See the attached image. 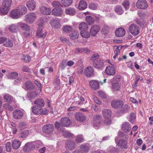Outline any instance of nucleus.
<instances>
[{"mask_svg":"<svg viewBox=\"0 0 153 153\" xmlns=\"http://www.w3.org/2000/svg\"><path fill=\"white\" fill-rule=\"evenodd\" d=\"M90 60L92 63L93 66L95 68L100 69L103 68L104 66L103 60L100 58L97 53H95L91 57Z\"/></svg>","mask_w":153,"mask_h":153,"instance_id":"nucleus-1","label":"nucleus"},{"mask_svg":"<svg viewBox=\"0 0 153 153\" xmlns=\"http://www.w3.org/2000/svg\"><path fill=\"white\" fill-rule=\"evenodd\" d=\"M36 16V14L34 13H27L25 16V21L28 24H32L35 21Z\"/></svg>","mask_w":153,"mask_h":153,"instance_id":"nucleus-2","label":"nucleus"},{"mask_svg":"<svg viewBox=\"0 0 153 153\" xmlns=\"http://www.w3.org/2000/svg\"><path fill=\"white\" fill-rule=\"evenodd\" d=\"M54 128V126L53 124H48L43 126L42 131L44 133L50 134L53 132Z\"/></svg>","mask_w":153,"mask_h":153,"instance_id":"nucleus-3","label":"nucleus"},{"mask_svg":"<svg viewBox=\"0 0 153 153\" xmlns=\"http://www.w3.org/2000/svg\"><path fill=\"white\" fill-rule=\"evenodd\" d=\"M129 31L133 36L137 35L140 33V29L139 27L136 25L131 24L130 26Z\"/></svg>","mask_w":153,"mask_h":153,"instance_id":"nucleus-4","label":"nucleus"},{"mask_svg":"<svg viewBox=\"0 0 153 153\" xmlns=\"http://www.w3.org/2000/svg\"><path fill=\"white\" fill-rule=\"evenodd\" d=\"M137 7L139 9H145L148 7V4L145 0H138L136 3Z\"/></svg>","mask_w":153,"mask_h":153,"instance_id":"nucleus-5","label":"nucleus"},{"mask_svg":"<svg viewBox=\"0 0 153 153\" xmlns=\"http://www.w3.org/2000/svg\"><path fill=\"white\" fill-rule=\"evenodd\" d=\"M76 147L75 143L72 140H67L65 142V147L68 150H71Z\"/></svg>","mask_w":153,"mask_h":153,"instance_id":"nucleus-6","label":"nucleus"},{"mask_svg":"<svg viewBox=\"0 0 153 153\" xmlns=\"http://www.w3.org/2000/svg\"><path fill=\"white\" fill-rule=\"evenodd\" d=\"M123 105V102L119 100H114L111 101V105L112 107L115 108H120Z\"/></svg>","mask_w":153,"mask_h":153,"instance_id":"nucleus-7","label":"nucleus"},{"mask_svg":"<svg viewBox=\"0 0 153 153\" xmlns=\"http://www.w3.org/2000/svg\"><path fill=\"white\" fill-rule=\"evenodd\" d=\"M13 116L15 119L19 120L22 118L23 113L20 110L16 109L13 112Z\"/></svg>","mask_w":153,"mask_h":153,"instance_id":"nucleus-8","label":"nucleus"},{"mask_svg":"<svg viewBox=\"0 0 153 153\" xmlns=\"http://www.w3.org/2000/svg\"><path fill=\"white\" fill-rule=\"evenodd\" d=\"M100 29V26L98 25H92L90 30V33L93 36H95L98 33Z\"/></svg>","mask_w":153,"mask_h":153,"instance_id":"nucleus-9","label":"nucleus"},{"mask_svg":"<svg viewBox=\"0 0 153 153\" xmlns=\"http://www.w3.org/2000/svg\"><path fill=\"white\" fill-rule=\"evenodd\" d=\"M39 9L41 13L44 15H49L51 12V10L50 8L44 6H41Z\"/></svg>","mask_w":153,"mask_h":153,"instance_id":"nucleus-10","label":"nucleus"},{"mask_svg":"<svg viewBox=\"0 0 153 153\" xmlns=\"http://www.w3.org/2000/svg\"><path fill=\"white\" fill-rule=\"evenodd\" d=\"M85 75L88 77L92 76L94 74L93 68L91 66L87 67L84 71Z\"/></svg>","mask_w":153,"mask_h":153,"instance_id":"nucleus-11","label":"nucleus"},{"mask_svg":"<svg viewBox=\"0 0 153 153\" xmlns=\"http://www.w3.org/2000/svg\"><path fill=\"white\" fill-rule=\"evenodd\" d=\"M62 126L68 127L71 124V122L70 119L68 117L62 118L60 120Z\"/></svg>","mask_w":153,"mask_h":153,"instance_id":"nucleus-12","label":"nucleus"},{"mask_svg":"<svg viewBox=\"0 0 153 153\" xmlns=\"http://www.w3.org/2000/svg\"><path fill=\"white\" fill-rule=\"evenodd\" d=\"M42 111V108H41V107L37 105H35L32 108V111L35 114H40Z\"/></svg>","mask_w":153,"mask_h":153,"instance_id":"nucleus-13","label":"nucleus"},{"mask_svg":"<svg viewBox=\"0 0 153 153\" xmlns=\"http://www.w3.org/2000/svg\"><path fill=\"white\" fill-rule=\"evenodd\" d=\"M10 15L11 18L14 19L19 18L22 16L17 9L12 10L10 12Z\"/></svg>","mask_w":153,"mask_h":153,"instance_id":"nucleus-14","label":"nucleus"},{"mask_svg":"<svg viewBox=\"0 0 153 153\" xmlns=\"http://www.w3.org/2000/svg\"><path fill=\"white\" fill-rule=\"evenodd\" d=\"M75 117L77 121L80 122L84 121L86 119L85 115L83 113L80 112L76 113Z\"/></svg>","mask_w":153,"mask_h":153,"instance_id":"nucleus-15","label":"nucleus"},{"mask_svg":"<svg viewBox=\"0 0 153 153\" xmlns=\"http://www.w3.org/2000/svg\"><path fill=\"white\" fill-rule=\"evenodd\" d=\"M121 129L124 132H128L131 129V125L128 122H125L122 124Z\"/></svg>","mask_w":153,"mask_h":153,"instance_id":"nucleus-16","label":"nucleus"},{"mask_svg":"<svg viewBox=\"0 0 153 153\" xmlns=\"http://www.w3.org/2000/svg\"><path fill=\"white\" fill-rule=\"evenodd\" d=\"M36 4L35 1L33 0H29L27 2L26 6L30 10L32 11L35 7Z\"/></svg>","mask_w":153,"mask_h":153,"instance_id":"nucleus-17","label":"nucleus"},{"mask_svg":"<svg viewBox=\"0 0 153 153\" xmlns=\"http://www.w3.org/2000/svg\"><path fill=\"white\" fill-rule=\"evenodd\" d=\"M116 36L117 37H121L124 36L125 32L124 29L123 28H119L117 29L115 32Z\"/></svg>","mask_w":153,"mask_h":153,"instance_id":"nucleus-18","label":"nucleus"},{"mask_svg":"<svg viewBox=\"0 0 153 153\" xmlns=\"http://www.w3.org/2000/svg\"><path fill=\"white\" fill-rule=\"evenodd\" d=\"M34 104L35 105L42 108L45 105V102L43 99L39 98L34 101Z\"/></svg>","mask_w":153,"mask_h":153,"instance_id":"nucleus-19","label":"nucleus"},{"mask_svg":"<svg viewBox=\"0 0 153 153\" xmlns=\"http://www.w3.org/2000/svg\"><path fill=\"white\" fill-rule=\"evenodd\" d=\"M102 121V117L100 115H94L93 117V122L97 126L100 124Z\"/></svg>","mask_w":153,"mask_h":153,"instance_id":"nucleus-20","label":"nucleus"},{"mask_svg":"<svg viewBox=\"0 0 153 153\" xmlns=\"http://www.w3.org/2000/svg\"><path fill=\"white\" fill-rule=\"evenodd\" d=\"M60 84L59 77L58 76H56L55 77L53 81V84L55 88L57 90L59 89Z\"/></svg>","mask_w":153,"mask_h":153,"instance_id":"nucleus-21","label":"nucleus"},{"mask_svg":"<svg viewBox=\"0 0 153 153\" xmlns=\"http://www.w3.org/2000/svg\"><path fill=\"white\" fill-rule=\"evenodd\" d=\"M89 84L91 88L94 90L99 88V83L95 80H91L90 81Z\"/></svg>","mask_w":153,"mask_h":153,"instance_id":"nucleus-22","label":"nucleus"},{"mask_svg":"<svg viewBox=\"0 0 153 153\" xmlns=\"http://www.w3.org/2000/svg\"><path fill=\"white\" fill-rule=\"evenodd\" d=\"M42 27H39V29L37 31L36 35L38 37L42 38L44 39L45 37L47 32H45L43 33L42 32Z\"/></svg>","mask_w":153,"mask_h":153,"instance_id":"nucleus-23","label":"nucleus"},{"mask_svg":"<svg viewBox=\"0 0 153 153\" xmlns=\"http://www.w3.org/2000/svg\"><path fill=\"white\" fill-rule=\"evenodd\" d=\"M63 11L60 8H54L52 11V14L57 16H60L62 14Z\"/></svg>","mask_w":153,"mask_h":153,"instance_id":"nucleus-24","label":"nucleus"},{"mask_svg":"<svg viewBox=\"0 0 153 153\" xmlns=\"http://www.w3.org/2000/svg\"><path fill=\"white\" fill-rule=\"evenodd\" d=\"M50 23L53 27L58 28L60 27L59 21L56 19H52L50 21Z\"/></svg>","mask_w":153,"mask_h":153,"instance_id":"nucleus-25","label":"nucleus"},{"mask_svg":"<svg viewBox=\"0 0 153 153\" xmlns=\"http://www.w3.org/2000/svg\"><path fill=\"white\" fill-rule=\"evenodd\" d=\"M105 71L107 75H113L115 73L114 68L110 66H107L105 70Z\"/></svg>","mask_w":153,"mask_h":153,"instance_id":"nucleus-26","label":"nucleus"},{"mask_svg":"<svg viewBox=\"0 0 153 153\" xmlns=\"http://www.w3.org/2000/svg\"><path fill=\"white\" fill-rule=\"evenodd\" d=\"M35 146L32 143H28L26 144L23 148L24 151H29L33 150Z\"/></svg>","mask_w":153,"mask_h":153,"instance_id":"nucleus-27","label":"nucleus"},{"mask_svg":"<svg viewBox=\"0 0 153 153\" xmlns=\"http://www.w3.org/2000/svg\"><path fill=\"white\" fill-rule=\"evenodd\" d=\"M9 31L12 33H15L19 30L18 25L16 24H12L10 25L8 27Z\"/></svg>","mask_w":153,"mask_h":153,"instance_id":"nucleus-28","label":"nucleus"},{"mask_svg":"<svg viewBox=\"0 0 153 153\" xmlns=\"http://www.w3.org/2000/svg\"><path fill=\"white\" fill-rule=\"evenodd\" d=\"M4 101L10 104L13 101V97L9 94H5L3 97Z\"/></svg>","mask_w":153,"mask_h":153,"instance_id":"nucleus-29","label":"nucleus"},{"mask_svg":"<svg viewBox=\"0 0 153 153\" xmlns=\"http://www.w3.org/2000/svg\"><path fill=\"white\" fill-rule=\"evenodd\" d=\"M18 11H19L22 15H25L27 12V9L24 5H21L19 6L18 9Z\"/></svg>","mask_w":153,"mask_h":153,"instance_id":"nucleus-30","label":"nucleus"},{"mask_svg":"<svg viewBox=\"0 0 153 153\" xmlns=\"http://www.w3.org/2000/svg\"><path fill=\"white\" fill-rule=\"evenodd\" d=\"M87 7V4L85 1H80L78 5V8L79 10H82L85 9Z\"/></svg>","mask_w":153,"mask_h":153,"instance_id":"nucleus-31","label":"nucleus"},{"mask_svg":"<svg viewBox=\"0 0 153 153\" xmlns=\"http://www.w3.org/2000/svg\"><path fill=\"white\" fill-rule=\"evenodd\" d=\"M111 114V111L109 109H104L103 110L102 114L105 118H110Z\"/></svg>","mask_w":153,"mask_h":153,"instance_id":"nucleus-32","label":"nucleus"},{"mask_svg":"<svg viewBox=\"0 0 153 153\" xmlns=\"http://www.w3.org/2000/svg\"><path fill=\"white\" fill-rule=\"evenodd\" d=\"M114 10L115 12L119 15L122 14L124 12V10L122 7L120 5L116 6L114 8Z\"/></svg>","mask_w":153,"mask_h":153,"instance_id":"nucleus-33","label":"nucleus"},{"mask_svg":"<svg viewBox=\"0 0 153 153\" xmlns=\"http://www.w3.org/2000/svg\"><path fill=\"white\" fill-rule=\"evenodd\" d=\"M21 144V142L17 140H13L12 143V146L14 149H17L19 148Z\"/></svg>","mask_w":153,"mask_h":153,"instance_id":"nucleus-34","label":"nucleus"},{"mask_svg":"<svg viewBox=\"0 0 153 153\" xmlns=\"http://www.w3.org/2000/svg\"><path fill=\"white\" fill-rule=\"evenodd\" d=\"M4 45L8 47H12L13 46V43L10 39L5 38Z\"/></svg>","mask_w":153,"mask_h":153,"instance_id":"nucleus-35","label":"nucleus"},{"mask_svg":"<svg viewBox=\"0 0 153 153\" xmlns=\"http://www.w3.org/2000/svg\"><path fill=\"white\" fill-rule=\"evenodd\" d=\"M79 27L81 31L87 30L88 29L87 24L86 22H82L80 23L79 25Z\"/></svg>","mask_w":153,"mask_h":153,"instance_id":"nucleus-36","label":"nucleus"},{"mask_svg":"<svg viewBox=\"0 0 153 153\" xmlns=\"http://www.w3.org/2000/svg\"><path fill=\"white\" fill-rule=\"evenodd\" d=\"M65 12L67 14L73 15L76 12V10L73 8L69 7L65 10Z\"/></svg>","mask_w":153,"mask_h":153,"instance_id":"nucleus-37","label":"nucleus"},{"mask_svg":"<svg viewBox=\"0 0 153 153\" xmlns=\"http://www.w3.org/2000/svg\"><path fill=\"white\" fill-rule=\"evenodd\" d=\"M120 85L119 84V82L117 81L116 83H113L112 85V89L114 91H117L120 90Z\"/></svg>","mask_w":153,"mask_h":153,"instance_id":"nucleus-38","label":"nucleus"},{"mask_svg":"<svg viewBox=\"0 0 153 153\" xmlns=\"http://www.w3.org/2000/svg\"><path fill=\"white\" fill-rule=\"evenodd\" d=\"M74 52L76 53H81L82 52H89V50L87 48H78L75 49Z\"/></svg>","mask_w":153,"mask_h":153,"instance_id":"nucleus-39","label":"nucleus"},{"mask_svg":"<svg viewBox=\"0 0 153 153\" xmlns=\"http://www.w3.org/2000/svg\"><path fill=\"white\" fill-rule=\"evenodd\" d=\"M10 8L2 5L0 8V12L3 14H6L8 12Z\"/></svg>","mask_w":153,"mask_h":153,"instance_id":"nucleus-40","label":"nucleus"},{"mask_svg":"<svg viewBox=\"0 0 153 153\" xmlns=\"http://www.w3.org/2000/svg\"><path fill=\"white\" fill-rule=\"evenodd\" d=\"M117 145L119 147H123L125 149L127 148L126 143L124 140H120L117 144Z\"/></svg>","mask_w":153,"mask_h":153,"instance_id":"nucleus-41","label":"nucleus"},{"mask_svg":"<svg viewBox=\"0 0 153 153\" xmlns=\"http://www.w3.org/2000/svg\"><path fill=\"white\" fill-rule=\"evenodd\" d=\"M63 135L66 138H73L74 137L73 134L67 131H62Z\"/></svg>","mask_w":153,"mask_h":153,"instance_id":"nucleus-42","label":"nucleus"},{"mask_svg":"<svg viewBox=\"0 0 153 153\" xmlns=\"http://www.w3.org/2000/svg\"><path fill=\"white\" fill-rule=\"evenodd\" d=\"M18 24V25H20L23 30L25 31L26 30H29L30 29V27L25 23L19 22Z\"/></svg>","mask_w":153,"mask_h":153,"instance_id":"nucleus-43","label":"nucleus"},{"mask_svg":"<svg viewBox=\"0 0 153 153\" xmlns=\"http://www.w3.org/2000/svg\"><path fill=\"white\" fill-rule=\"evenodd\" d=\"M81 35L83 38H88L90 36V33L87 31V30H82L80 33Z\"/></svg>","mask_w":153,"mask_h":153,"instance_id":"nucleus-44","label":"nucleus"},{"mask_svg":"<svg viewBox=\"0 0 153 153\" xmlns=\"http://www.w3.org/2000/svg\"><path fill=\"white\" fill-rule=\"evenodd\" d=\"M86 21L89 25H92L94 23V20L93 18L91 16H87L85 18Z\"/></svg>","mask_w":153,"mask_h":153,"instance_id":"nucleus-45","label":"nucleus"},{"mask_svg":"<svg viewBox=\"0 0 153 153\" xmlns=\"http://www.w3.org/2000/svg\"><path fill=\"white\" fill-rule=\"evenodd\" d=\"M79 35V33L77 31L74 30L70 36L71 39L74 40L78 38Z\"/></svg>","mask_w":153,"mask_h":153,"instance_id":"nucleus-46","label":"nucleus"},{"mask_svg":"<svg viewBox=\"0 0 153 153\" xmlns=\"http://www.w3.org/2000/svg\"><path fill=\"white\" fill-rule=\"evenodd\" d=\"M72 3V0H61V3L65 7L71 5Z\"/></svg>","mask_w":153,"mask_h":153,"instance_id":"nucleus-47","label":"nucleus"},{"mask_svg":"<svg viewBox=\"0 0 153 153\" xmlns=\"http://www.w3.org/2000/svg\"><path fill=\"white\" fill-rule=\"evenodd\" d=\"M80 149L82 152H87L89 150V146L85 145H82L80 146Z\"/></svg>","mask_w":153,"mask_h":153,"instance_id":"nucleus-48","label":"nucleus"},{"mask_svg":"<svg viewBox=\"0 0 153 153\" xmlns=\"http://www.w3.org/2000/svg\"><path fill=\"white\" fill-rule=\"evenodd\" d=\"M25 86L27 88L28 90H32L34 88L33 84L30 81H27L26 82Z\"/></svg>","mask_w":153,"mask_h":153,"instance_id":"nucleus-49","label":"nucleus"},{"mask_svg":"<svg viewBox=\"0 0 153 153\" xmlns=\"http://www.w3.org/2000/svg\"><path fill=\"white\" fill-rule=\"evenodd\" d=\"M12 0H3L2 5L10 8L12 4Z\"/></svg>","mask_w":153,"mask_h":153,"instance_id":"nucleus-50","label":"nucleus"},{"mask_svg":"<svg viewBox=\"0 0 153 153\" xmlns=\"http://www.w3.org/2000/svg\"><path fill=\"white\" fill-rule=\"evenodd\" d=\"M136 118L135 114L133 112H132L130 114L129 121L131 123H133L135 121Z\"/></svg>","mask_w":153,"mask_h":153,"instance_id":"nucleus-51","label":"nucleus"},{"mask_svg":"<svg viewBox=\"0 0 153 153\" xmlns=\"http://www.w3.org/2000/svg\"><path fill=\"white\" fill-rule=\"evenodd\" d=\"M18 75L17 72H11L9 74L8 77L9 79H14L17 77Z\"/></svg>","mask_w":153,"mask_h":153,"instance_id":"nucleus-52","label":"nucleus"},{"mask_svg":"<svg viewBox=\"0 0 153 153\" xmlns=\"http://www.w3.org/2000/svg\"><path fill=\"white\" fill-rule=\"evenodd\" d=\"M54 125L56 128L59 132H61L62 131L61 128H60V126H62L61 122L59 123L58 121H56L54 124Z\"/></svg>","mask_w":153,"mask_h":153,"instance_id":"nucleus-53","label":"nucleus"},{"mask_svg":"<svg viewBox=\"0 0 153 153\" xmlns=\"http://www.w3.org/2000/svg\"><path fill=\"white\" fill-rule=\"evenodd\" d=\"M52 5L53 7H55V8H56L62 7V5L58 1H53L52 3Z\"/></svg>","mask_w":153,"mask_h":153,"instance_id":"nucleus-54","label":"nucleus"},{"mask_svg":"<svg viewBox=\"0 0 153 153\" xmlns=\"http://www.w3.org/2000/svg\"><path fill=\"white\" fill-rule=\"evenodd\" d=\"M63 30L66 33H69L72 30V27L70 26L66 25L63 27Z\"/></svg>","mask_w":153,"mask_h":153,"instance_id":"nucleus-55","label":"nucleus"},{"mask_svg":"<svg viewBox=\"0 0 153 153\" xmlns=\"http://www.w3.org/2000/svg\"><path fill=\"white\" fill-rule=\"evenodd\" d=\"M29 133V131L27 130L22 131L19 134V136L20 137L25 138L27 136Z\"/></svg>","mask_w":153,"mask_h":153,"instance_id":"nucleus-56","label":"nucleus"},{"mask_svg":"<svg viewBox=\"0 0 153 153\" xmlns=\"http://www.w3.org/2000/svg\"><path fill=\"white\" fill-rule=\"evenodd\" d=\"M38 93L36 92L33 91L27 94V96L31 99H33L37 97Z\"/></svg>","mask_w":153,"mask_h":153,"instance_id":"nucleus-57","label":"nucleus"},{"mask_svg":"<svg viewBox=\"0 0 153 153\" xmlns=\"http://www.w3.org/2000/svg\"><path fill=\"white\" fill-rule=\"evenodd\" d=\"M22 59L25 62H29L31 60V58L30 56L25 55H24L22 57Z\"/></svg>","mask_w":153,"mask_h":153,"instance_id":"nucleus-58","label":"nucleus"},{"mask_svg":"<svg viewBox=\"0 0 153 153\" xmlns=\"http://www.w3.org/2000/svg\"><path fill=\"white\" fill-rule=\"evenodd\" d=\"M45 19V17L41 18L39 19L38 21V23H39V25L40 26V27H42V26L44 25Z\"/></svg>","mask_w":153,"mask_h":153,"instance_id":"nucleus-59","label":"nucleus"},{"mask_svg":"<svg viewBox=\"0 0 153 153\" xmlns=\"http://www.w3.org/2000/svg\"><path fill=\"white\" fill-rule=\"evenodd\" d=\"M76 140L79 143H81L83 141L84 139L82 135H78L76 137Z\"/></svg>","mask_w":153,"mask_h":153,"instance_id":"nucleus-60","label":"nucleus"},{"mask_svg":"<svg viewBox=\"0 0 153 153\" xmlns=\"http://www.w3.org/2000/svg\"><path fill=\"white\" fill-rule=\"evenodd\" d=\"M130 108V106L128 105H125L122 108L121 110L124 112H127Z\"/></svg>","mask_w":153,"mask_h":153,"instance_id":"nucleus-61","label":"nucleus"},{"mask_svg":"<svg viewBox=\"0 0 153 153\" xmlns=\"http://www.w3.org/2000/svg\"><path fill=\"white\" fill-rule=\"evenodd\" d=\"M129 4V2L127 0L123 1L122 3V5L126 9H128V8Z\"/></svg>","mask_w":153,"mask_h":153,"instance_id":"nucleus-62","label":"nucleus"},{"mask_svg":"<svg viewBox=\"0 0 153 153\" xmlns=\"http://www.w3.org/2000/svg\"><path fill=\"white\" fill-rule=\"evenodd\" d=\"M11 143L10 142H7L6 144V151L8 152H10L11 149Z\"/></svg>","mask_w":153,"mask_h":153,"instance_id":"nucleus-63","label":"nucleus"},{"mask_svg":"<svg viewBox=\"0 0 153 153\" xmlns=\"http://www.w3.org/2000/svg\"><path fill=\"white\" fill-rule=\"evenodd\" d=\"M97 5L93 3H90L88 6L89 8L92 10H95L97 8Z\"/></svg>","mask_w":153,"mask_h":153,"instance_id":"nucleus-64","label":"nucleus"}]
</instances>
